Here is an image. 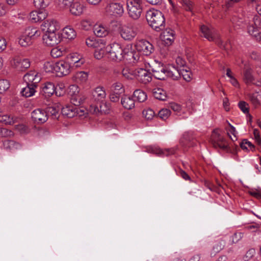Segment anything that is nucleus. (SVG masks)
<instances>
[{
  "label": "nucleus",
  "instance_id": "obj_48",
  "mask_svg": "<svg viewBox=\"0 0 261 261\" xmlns=\"http://www.w3.org/2000/svg\"><path fill=\"white\" fill-rule=\"evenodd\" d=\"M259 97H260V96L258 94V93L250 94L249 95L250 101L255 107L260 105V100Z\"/></svg>",
  "mask_w": 261,
  "mask_h": 261
},
{
  "label": "nucleus",
  "instance_id": "obj_17",
  "mask_svg": "<svg viewBox=\"0 0 261 261\" xmlns=\"http://www.w3.org/2000/svg\"><path fill=\"white\" fill-rule=\"evenodd\" d=\"M31 115L32 119L38 123H43L48 119L46 112L40 109L34 110Z\"/></svg>",
  "mask_w": 261,
  "mask_h": 261
},
{
  "label": "nucleus",
  "instance_id": "obj_25",
  "mask_svg": "<svg viewBox=\"0 0 261 261\" xmlns=\"http://www.w3.org/2000/svg\"><path fill=\"white\" fill-rule=\"evenodd\" d=\"M47 13L44 11H33L30 13L29 18L33 22H37L45 19Z\"/></svg>",
  "mask_w": 261,
  "mask_h": 261
},
{
  "label": "nucleus",
  "instance_id": "obj_1",
  "mask_svg": "<svg viewBox=\"0 0 261 261\" xmlns=\"http://www.w3.org/2000/svg\"><path fill=\"white\" fill-rule=\"evenodd\" d=\"M106 51L108 58L112 61L118 62L124 59L133 62L137 61L131 46H127L123 48L120 44L114 42L106 47Z\"/></svg>",
  "mask_w": 261,
  "mask_h": 261
},
{
  "label": "nucleus",
  "instance_id": "obj_32",
  "mask_svg": "<svg viewBox=\"0 0 261 261\" xmlns=\"http://www.w3.org/2000/svg\"><path fill=\"white\" fill-rule=\"evenodd\" d=\"M192 140V134L189 132H186L182 135L179 142L182 146L190 147L191 145V142Z\"/></svg>",
  "mask_w": 261,
  "mask_h": 261
},
{
  "label": "nucleus",
  "instance_id": "obj_36",
  "mask_svg": "<svg viewBox=\"0 0 261 261\" xmlns=\"http://www.w3.org/2000/svg\"><path fill=\"white\" fill-rule=\"evenodd\" d=\"M24 33L32 40L37 38L41 35L40 31L36 28H28Z\"/></svg>",
  "mask_w": 261,
  "mask_h": 261
},
{
  "label": "nucleus",
  "instance_id": "obj_42",
  "mask_svg": "<svg viewBox=\"0 0 261 261\" xmlns=\"http://www.w3.org/2000/svg\"><path fill=\"white\" fill-rule=\"evenodd\" d=\"M60 108L55 106L48 107L47 108V113L50 114L53 119H57L59 117V112Z\"/></svg>",
  "mask_w": 261,
  "mask_h": 261
},
{
  "label": "nucleus",
  "instance_id": "obj_8",
  "mask_svg": "<svg viewBox=\"0 0 261 261\" xmlns=\"http://www.w3.org/2000/svg\"><path fill=\"white\" fill-rule=\"evenodd\" d=\"M172 70L169 72L170 74V78L174 80H178L181 76L183 79L189 82L192 79V73L188 70V68H175L174 66H172Z\"/></svg>",
  "mask_w": 261,
  "mask_h": 261
},
{
  "label": "nucleus",
  "instance_id": "obj_58",
  "mask_svg": "<svg viewBox=\"0 0 261 261\" xmlns=\"http://www.w3.org/2000/svg\"><path fill=\"white\" fill-rule=\"evenodd\" d=\"M175 62L177 66L175 68H185L184 66L186 65V61L182 58L180 57H177Z\"/></svg>",
  "mask_w": 261,
  "mask_h": 261
},
{
  "label": "nucleus",
  "instance_id": "obj_2",
  "mask_svg": "<svg viewBox=\"0 0 261 261\" xmlns=\"http://www.w3.org/2000/svg\"><path fill=\"white\" fill-rule=\"evenodd\" d=\"M146 18L149 25L156 31L164 28L165 19L163 13L155 9H150L147 11Z\"/></svg>",
  "mask_w": 261,
  "mask_h": 261
},
{
  "label": "nucleus",
  "instance_id": "obj_5",
  "mask_svg": "<svg viewBox=\"0 0 261 261\" xmlns=\"http://www.w3.org/2000/svg\"><path fill=\"white\" fill-rule=\"evenodd\" d=\"M92 94L94 101L100 102V111L105 113H108L110 106L109 103L105 102L107 94L104 88L100 86L95 88Z\"/></svg>",
  "mask_w": 261,
  "mask_h": 261
},
{
  "label": "nucleus",
  "instance_id": "obj_52",
  "mask_svg": "<svg viewBox=\"0 0 261 261\" xmlns=\"http://www.w3.org/2000/svg\"><path fill=\"white\" fill-rule=\"evenodd\" d=\"M88 74L87 73L84 71H81L77 72L75 75V78L77 82L81 83L85 82L88 79Z\"/></svg>",
  "mask_w": 261,
  "mask_h": 261
},
{
  "label": "nucleus",
  "instance_id": "obj_55",
  "mask_svg": "<svg viewBox=\"0 0 261 261\" xmlns=\"http://www.w3.org/2000/svg\"><path fill=\"white\" fill-rule=\"evenodd\" d=\"M170 114L171 112L168 109H163L161 110L158 114L159 116L163 120L167 119Z\"/></svg>",
  "mask_w": 261,
  "mask_h": 261
},
{
  "label": "nucleus",
  "instance_id": "obj_57",
  "mask_svg": "<svg viewBox=\"0 0 261 261\" xmlns=\"http://www.w3.org/2000/svg\"><path fill=\"white\" fill-rule=\"evenodd\" d=\"M182 7L187 11H191L192 9V3L190 0H180Z\"/></svg>",
  "mask_w": 261,
  "mask_h": 261
},
{
  "label": "nucleus",
  "instance_id": "obj_34",
  "mask_svg": "<svg viewBox=\"0 0 261 261\" xmlns=\"http://www.w3.org/2000/svg\"><path fill=\"white\" fill-rule=\"evenodd\" d=\"M154 97L160 100H166L167 98L166 92L162 88H155L153 91Z\"/></svg>",
  "mask_w": 261,
  "mask_h": 261
},
{
  "label": "nucleus",
  "instance_id": "obj_7",
  "mask_svg": "<svg viewBox=\"0 0 261 261\" xmlns=\"http://www.w3.org/2000/svg\"><path fill=\"white\" fill-rule=\"evenodd\" d=\"M119 33L121 37L126 41L133 40L137 35V29L132 24L122 25L120 28Z\"/></svg>",
  "mask_w": 261,
  "mask_h": 261
},
{
  "label": "nucleus",
  "instance_id": "obj_33",
  "mask_svg": "<svg viewBox=\"0 0 261 261\" xmlns=\"http://www.w3.org/2000/svg\"><path fill=\"white\" fill-rule=\"evenodd\" d=\"M94 34L98 37H103L108 34V31L103 25L96 24L94 27L93 30Z\"/></svg>",
  "mask_w": 261,
  "mask_h": 261
},
{
  "label": "nucleus",
  "instance_id": "obj_62",
  "mask_svg": "<svg viewBox=\"0 0 261 261\" xmlns=\"http://www.w3.org/2000/svg\"><path fill=\"white\" fill-rule=\"evenodd\" d=\"M105 51L102 49H95V52H94V57L97 59H101L104 55Z\"/></svg>",
  "mask_w": 261,
  "mask_h": 261
},
{
  "label": "nucleus",
  "instance_id": "obj_12",
  "mask_svg": "<svg viewBox=\"0 0 261 261\" xmlns=\"http://www.w3.org/2000/svg\"><path fill=\"white\" fill-rule=\"evenodd\" d=\"M11 64L16 70L23 71L30 67L31 63L29 59L16 57L12 61Z\"/></svg>",
  "mask_w": 261,
  "mask_h": 261
},
{
  "label": "nucleus",
  "instance_id": "obj_37",
  "mask_svg": "<svg viewBox=\"0 0 261 261\" xmlns=\"http://www.w3.org/2000/svg\"><path fill=\"white\" fill-rule=\"evenodd\" d=\"M225 246V243L223 241L217 242L213 246L212 249L210 252V255L211 257H214L222 250Z\"/></svg>",
  "mask_w": 261,
  "mask_h": 261
},
{
  "label": "nucleus",
  "instance_id": "obj_54",
  "mask_svg": "<svg viewBox=\"0 0 261 261\" xmlns=\"http://www.w3.org/2000/svg\"><path fill=\"white\" fill-rule=\"evenodd\" d=\"M143 115L147 120H151L155 115L154 112L151 109H147L143 111Z\"/></svg>",
  "mask_w": 261,
  "mask_h": 261
},
{
  "label": "nucleus",
  "instance_id": "obj_63",
  "mask_svg": "<svg viewBox=\"0 0 261 261\" xmlns=\"http://www.w3.org/2000/svg\"><path fill=\"white\" fill-rule=\"evenodd\" d=\"M120 94L112 92L110 95V99L111 101L116 102H118L120 98Z\"/></svg>",
  "mask_w": 261,
  "mask_h": 261
},
{
  "label": "nucleus",
  "instance_id": "obj_49",
  "mask_svg": "<svg viewBox=\"0 0 261 261\" xmlns=\"http://www.w3.org/2000/svg\"><path fill=\"white\" fill-rule=\"evenodd\" d=\"M240 147L243 150H253L254 149V145L251 142L247 141V140H244L240 144Z\"/></svg>",
  "mask_w": 261,
  "mask_h": 261
},
{
  "label": "nucleus",
  "instance_id": "obj_46",
  "mask_svg": "<svg viewBox=\"0 0 261 261\" xmlns=\"http://www.w3.org/2000/svg\"><path fill=\"white\" fill-rule=\"evenodd\" d=\"M113 92L121 94L124 92V89L122 83L116 82L112 86Z\"/></svg>",
  "mask_w": 261,
  "mask_h": 261
},
{
  "label": "nucleus",
  "instance_id": "obj_44",
  "mask_svg": "<svg viewBox=\"0 0 261 261\" xmlns=\"http://www.w3.org/2000/svg\"><path fill=\"white\" fill-rule=\"evenodd\" d=\"M170 108L176 113V115L181 116L182 114L185 113V110H184L180 105L175 103L171 102L170 103Z\"/></svg>",
  "mask_w": 261,
  "mask_h": 261
},
{
  "label": "nucleus",
  "instance_id": "obj_50",
  "mask_svg": "<svg viewBox=\"0 0 261 261\" xmlns=\"http://www.w3.org/2000/svg\"><path fill=\"white\" fill-rule=\"evenodd\" d=\"M149 151L158 154H163L165 155H169L170 154H172L175 153V150L173 148L166 149L164 151H163L161 149H159L158 150L155 151L154 149H153L152 147H151L150 150H149Z\"/></svg>",
  "mask_w": 261,
  "mask_h": 261
},
{
  "label": "nucleus",
  "instance_id": "obj_19",
  "mask_svg": "<svg viewBox=\"0 0 261 261\" xmlns=\"http://www.w3.org/2000/svg\"><path fill=\"white\" fill-rule=\"evenodd\" d=\"M85 43L88 47H91L96 49H102L105 46L103 40L96 39L94 37H89L86 39Z\"/></svg>",
  "mask_w": 261,
  "mask_h": 261
},
{
  "label": "nucleus",
  "instance_id": "obj_26",
  "mask_svg": "<svg viewBox=\"0 0 261 261\" xmlns=\"http://www.w3.org/2000/svg\"><path fill=\"white\" fill-rule=\"evenodd\" d=\"M252 73L253 70L250 67H245L243 71V77L244 82L246 84H252L253 82L254 81V78Z\"/></svg>",
  "mask_w": 261,
  "mask_h": 261
},
{
  "label": "nucleus",
  "instance_id": "obj_64",
  "mask_svg": "<svg viewBox=\"0 0 261 261\" xmlns=\"http://www.w3.org/2000/svg\"><path fill=\"white\" fill-rule=\"evenodd\" d=\"M179 175L185 180L191 181L190 176L184 170H180L179 171Z\"/></svg>",
  "mask_w": 261,
  "mask_h": 261
},
{
  "label": "nucleus",
  "instance_id": "obj_18",
  "mask_svg": "<svg viewBox=\"0 0 261 261\" xmlns=\"http://www.w3.org/2000/svg\"><path fill=\"white\" fill-rule=\"evenodd\" d=\"M160 38L167 45H170L175 39L174 31L171 29H166L162 33Z\"/></svg>",
  "mask_w": 261,
  "mask_h": 261
},
{
  "label": "nucleus",
  "instance_id": "obj_16",
  "mask_svg": "<svg viewBox=\"0 0 261 261\" xmlns=\"http://www.w3.org/2000/svg\"><path fill=\"white\" fill-rule=\"evenodd\" d=\"M136 78L144 84L149 83L152 80L151 73L143 68H139L136 70Z\"/></svg>",
  "mask_w": 261,
  "mask_h": 261
},
{
  "label": "nucleus",
  "instance_id": "obj_35",
  "mask_svg": "<svg viewBox=\"0 0 261 261\" xmlns=\"http://www.w3.org/2000/svg\"><path fill=\"white\" fill-rule=\"evenodd\" d=\"M63 35L64 37L71 40L75 38L76 33L72 28L67 26L63 29Z\"/></svg>",
  "mask_w": 261,
  "mask_h": 261
},
{
  "label": "nucleus",
  "instance_id": "obj_60",
  "mask_svg": "<svg viewBox=\"0 0 261 261\" xmlns=\"http://www.w3.org/2000/svg\"><path fill=\"white\" fill-rule=\"evenodd\" d=\"M80 27L83 30H88L91 28L90 22L87 20H83L80 22Z\"/></svg>",
  "mask_w": 261,
  "mask_h": 261
},
{
  "label": "nucleus",
  "instance_id": "obj_61",
  "mask_svg": "<svg viewBox=\"0 0 261 261\" xmlns=\"http://www.w3.org/2000/svg\"><path fill=\"white\" fill-rule=\"evenodd\" d=\"M253 135L256 142L259 145L261 144V138L259 135V132L258 129H254L253 130Z\"/></svg>",
  "mask_w": 261,
  "mask_h": 261
},
{
  "label": "nucleus",
  "instance_id": "obj_20",
  "mask_svg": "<svg viewBox=\"0 0 261 261\" xmlns=\"http://www.w3.org/2000/svg\"><path fill=\"white\" fill-rule=\"evenodd\" d=\"M40 75L35 71H31L23 76V80L28 85L37 86V84L40 81Z\"/></svg>",
  "mask_w": 261,
  "mask_h": 261
},
{
  "label": "nucleus",
  "instance_id": "obj_15",
  "mask_svg": "<svg viewBox=\"0 0 261 261\" xmlns=\"http://www.w3.org/2000/svg\"><path fill=\"white\" fill-rule=\"evenodd\" d=\"M68 59L70 60V65L72 68L81 67L86 62L83 55L77 53H73L69 55Z\"/></svg>",
  "mask_w": 261,
  "mask_h": 261
},
{
  "label": "nucleus",
  "instance_id": "obj_47",
  "mask_svg": "<svg viewBox=\"0 0 261 261\" xmlns=\"http://www.w3.org/2000/svg\"><path fill=\"white\" fill-rule=\"evenodd\" d=\"M50 0H34V6L39 9H44L50 4Z\"/></svg>",
  "mask_w": 261,
  "mask_h": 261
},
{
  "label": "nucleus",
  "instance_id": "obj_29",
  "mask_svg": "<svg viewBox=\"0 0 261 261\" xmlns=\"http://www.w3.org/2000/svg\"><path fill=\"white\" fill-rule=\"evenodd\" d=\"M200 31L204 37L210 41H214L215 36L214 30L210 29L207 27L203 25L200 28Z\"/></svg>",
  "mask_w": 261,
  "mask_h": 261
},
{
  "label": "nucleus",
  "instance_id": "obj_43",
  "mask_svg": "<svg viewBox=\"0 0 261 261\" xmlns=\"http://www.w3.org/2000/svg\"><path fill=\"white\" fill-rule=\"evenodd\" d=\"M56 62L46 61L43 65V69L46 72H55Z\"/></svg>",
  "mask_w": 261,
  "mask_h": 261
},
{
  "label": "nucleus",
  "instance_id": "obj_27",
  "mask_svg": "<svg viewBox=\"0 0 261 261\" xmlns=\"http://www.w3.org/2000/svg\"><path fill=\"white\" fill-rule=\"evenodd\" d=\"M17 121V117L10 114H0V123L5 125H13Z\"/></svg>",
  "mask_w": 261,
  "mask_h": 261
},
{
  "label": "nucleus",
  "instance_id": "obj_24",
  "mask_svg": "<svg viewBox=\"0 0 261 261\" xmlns=\"http://www.w3.org/2000/svg\"><path fill=\"white\" fill-rule=\"evenodd\" d=\"M70 13L74 16H80L84 12V6L78 1L73 2L68 8Z\"/></svg>",
  "mask_w": 261,
  "mask_h": 261
},
{
  "label": "nucleus",
  "instance_id": "obj_31",
  "mask_svg": "<svg viewBox=\"0 0 261 261\" xmlns=\"http://www.w3.org/2000/svg\"><path fill=\"white\" fill-rule=\"evenodd\" d=\"M121 103L126 109L130 110L135 107V100L126 95L122 97Z\"/></svg>",
  "mask_w": 261,
  "mask_h": 261
},
{
  "label": "nucleus",
  "instance_id": "obj_11",
  "mask_svg": "<svg viewBox=\"0 0 261 261\" xmlns=\"http://www.w3.org/2000/svg\"><path fill=\"white\" fill-rule=\"evenodd\" d=\"M71 68V65L69 62L60 60L56 62L55 72L59 76L67 75L70 73Z\"/></svg>",
  "mask_w": 261,
  "mask_h": 261
},
{
  "label": "nucleus",
  "instance_id": "obj_3",
  "mask_svg": "<svg viewBox=\"0 0 261 261\" xmlns=\"http://www.w3.org/2000/svg\"><path fill=\"white\" fill-rule=\"evenodd\" d=\"M211 141L215 148H219L227 152H231L229 145L219 129H215L213 131Z\"/></svg>",
  "mask_w": 261,
  "mask_h": 261
},
{
  "label": "nucleus",
  "instance_id": "obj_13",
  "mask_svg": "<svg viewBox=\"0 0 261 261\" xmlns=\"http://www.w3.org/2000/svg\"><path fill=\"white\" fill-rule=\"evenodd\" d=\"M136 48L145 56L150 55L154 50L152 44L145 40H140L136 44Z\"/></svg>",
  "mask_w": 261,
  "mask_h": 261
},
{
  "label": "nucleus",
  "instance_id": "obj_4",
  "mask_svg": "<svg viewBox=\"0 0 261 261\" xmlns=\"http://www.w3.org/2000/svg\"><path fill=\"white\" fill-rule=\"evenodd\" d=\"M126 5L129 17L134 20L138 19L143 11V0H127Z\"/></svg>",
  "mask_w": 261,
  "mask_h": 261
},
{
  "label": "nucleus",
  "instance_id": "obj_41",
  "mask_svg": "<svg viewBox=\"0 0 261 261\" xmlns=\"http://www.w3.org/2000/svg\"><path fill=\"white\" fill-rule=\"evenodd\" d=\"M136 70L134 71L128 68H124L122 70V74L125 78L132 80L136 78Z\"/></svg>",
  "mask_w": 261,
  "mask_h": 261
},
{
  "label": "nucleus",
  "instance_id": "obj_6",
  "mask_svg": "<svg viewBox=\"0 0 261 261\" xmlns=\"http://www.w3.org/2000/svg\"><path fill=\"white\" fill-rule=\"evenodd\" d=\"M150 67L153 75L155 79L164 80L167 77H170L169 72L172 70V67L167 70L163 64L156 61L152 63Z\"/></svg>",
  "mask_w": 261,
  "mask_h": 261
},
{
  "label": "nucleus",
  "instance_id": "obj_59",
  "mask_svg": "<svg viewBox=\"0 0 261 261\" xmlns=\"http://www.w3.org/2000/svg\"><path fill=\"white\" fill-rule=\"evenodd\" d=\"M239 107L244 113H246L249 112L248 104L244 101H240L239 103Z\"/></svg>",
  "mask_w": 261,
  "mask_h": 261
},
{
  "label": "nucleus",
  "instance_id": "obj_45",
  "mask_svg": "<svg viewBox=\"0 0 261 261\" xmlns=\"http://www.w3.org/2000/svg\"><path fill=\"white\" fill-rule=\"evenodd\" d=\"M73 0H57L58 7L62 10L68 9Z\"/></svg>",
  "mask_w": 261,
  "mask_h": 261
},
{
  "label": "nucleus",
  "instance_id": "obj_9",
  "mask_svg": "<svg viewBox=\"0 0 261 261\" xmlns=\"http://www.w3.org/2000/svg\"><path fill=\"white\" fill-rule=\"evenodd\" d=\"M261 28V19L258 16H255L253 18V23H250L247 27L248 33L253 36L258 41H261V33L258 31Z\"/></svg>",
  "mask_w": 261,
  "mask_h": 261
},
{
  "label": "nucleus",
  "instance_id": "obj_38",
  "mask_svg": "<svg viewBox=\"0 0 261 261\" xmlns=\"http://www.w3.org/2000/svg\"><path fill=\"white\" fill-rule=\"evenodd\" d=\"M133 95L135 100L140 102H144L146 100L147 97L146 93L141 89L136 90L134 92Z\"/></svg>",
  "mask_w": 261,
  "mask_h": 261
},
{
  "label": "nucleus",
  "instance_id": "obj_39",
  "mask_svg": "<svg viewBox=\"0 0 261 261\" xmlns=\"http://www.w3.org/2000/svg\"><path fill=\"white\" fill-rule=\"evenodd\" d=\"M32 40L25 33L21 35L18 38V43L23 47H27L32 44Z\"/></svg>",
  "mask_w": 261,
  "mask_h": 261
},
{
  "label": "nucleus",
  "instance_id": "obj_28",
  "mask_svg": "<svg viewBox=\"0 0 261 261\" xmlns=\"http://www.w3.org/2000/svg\"><path fill=\"white\" fill-rule=\"evenodd\" d=\"M4 148L12 152L20 149L21 145L19 143L13 140H6L4 142Z\"/></svg>",
  "mask_w": 261,
  "mask_h": 261
},
{
  "label": "nucleus",
  "instance_id": "obj_22",
  "mask_svg": "<svg viewBox=\"0 0 261 261\" xmlns=\"http://www.w3.org/2000/svg\"><path fill=\"white\" fill-rule=\"evenodd\" d=\"M41 29L44 33H56L57 21L53 19L46 20L41 24Z\"/></svg>",
  "mask_w": 261,
  "mask_h": 261
},
{
  "label": "nucleus",
  "instance_id": "obj_10",
  "mask_svg": "<svg viewBox=\"0 0 261 261\" xmlns=\"http://www.w3.org/2000/svg\"><path fill=\"white\" fill-rule=\"evenodd\" d=\"M105 10L108 15L116 17H121L124 13L123 5L120 3H110L107 5Z\"/></svg>",
  "mask_w": 261,
  "mask_h": 261
},
{
  "label": "nucleus",
  "instance_id": "obj_30",
  "mask_svg": "<svg viewBox=\"0 0 261 261\" xmlns=\"http://www.w3.org/2000/svg\"><path fill=\"white\" fill-rule=\"evenodd\" d=\"M36 88V86L27 84V86L22 89L21 94L25 97H31L34 95Z\"/></svg>",
  "mask_w": 261,
  "mask_h": 261
},
{
  "label": "nucleus",
  "instance_id": "obj_56",
  "mask_svg": "<svg viewBox=\"0 0 261 261\" xmlns=\"http://www.w3.org/2000/svg\"><path fill=\"white\" fill-rule=\"evenodd\" d=\"M0 136L2 137H10L13 136V133L6 128H0Z\"/></svg>",
  "mask_w": 261,
  "mask_h": 261
},
{
  "label": "nucleus",
  "instance_id": "obj_53",
  "mask_svg": "<svg viewBox=\"0 0 261 261\" xmlns=\"http://www.w3.org/2000/svg\"><path fill=\"white\" fill-rule=\"evenodd\" d=\"M10 87L9 82L7 80H0V93H3Z\"/></svg>",
  "mask_w": 261,
  "mask_h": 261
},
{
  "label": "nucleus",
  "instance_id": "obj_51",
  "mask_svg": "<svg viewBox=\"0 0 261 261\" xmlns=\"http://www.w3.org/2000/svg\"><path fill=\"white\" fill-rule=\"evenodd\" d=\"M65 51L58 47H55L51 49L50 55L54 58H58L63 56Z\"/></svg>",
  "mask_w": 261,
  "mask_h": 261
},
{
  "label": "nucleus",
  "instance_id": "obj_40",
  "mask_svg": "<svg viewBox=\"0 0 261 261\" xmlns=\"http://www.w3.org/2000/svg\"><path fill=\"white\" fill-rule=\"evenodd\" d=\"M229 128H226L227 133L230 139L233 141L237 140V135L238 133L235 127L232 126L230 123H228Z\"/></svg>",
  "mask_w": 261,
  "mask_h": 261
},
{
  "label": "nucleus",
  "instance_id": "obj_21",
  "mask_svg": "<svg viewBox=\"0 0 261 261\" xmlns=\"http://www.w3.org/2000/svg\"><path fill=\"white\" fill-rule=\"evenodd\" d=\"M75 103L74 105H68L62 109L63 115L68 118H72L79 114L80 109L77 108Z\"/></svg>",
  "mask_w": 261,
  "mask_h": 261
},
{
  "label": "nucleus",
  "instance_id": "obj_14",
  "mask_svg": "<svg viewBox=\"0 0 261 261\" xmlns=\"http://www.w3.org/2000/svg\"><path fill=\"white\" fill-rule=\"evenodd\" d=\"M42 40L43 43L49 46H55L60 41L59 35L56 33H45Z\"/></svg>",
  "mask_w": 261,
  "mask_h": 261
},
{
  "label": "nucleus",
  "instance_id": "obj_23",
  "mask_svg": "<svg viewBox=\"0 0 261 261\" xmlns=\"http://www.w3.org/2000/svg\"><path fill=\"white\" fill-rule=\"evenodd\" d=\"M55 92V85L51 82H46L42 85L40 94L45 97H49Z\"/></svg>",
  "mask_w": 261,
  "mask_h": 261
}]
</instances>
